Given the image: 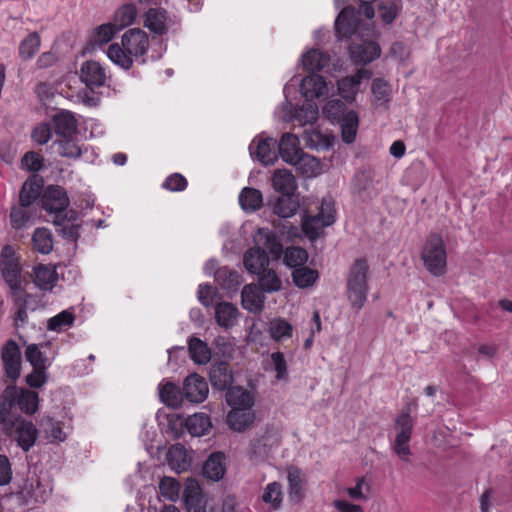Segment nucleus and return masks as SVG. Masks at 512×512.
Returning a JSON list of instances; mask_svg holds the SVG:
<instances>
[{
    "instance_id": "2",
    "label": "nucleus",
    "mask_w": 512,
    "mask_h": 512,
    "mask_svg": "<svg viewBox=\"0 0 512 512\" xmlns=\"http://www.w3.org/2000/svg\"><path fill=\"white\" fill-rule=\"evenodd\" d=\"M369 265L366 258H358L347 276V297L353 309L361 310L368 297Z\"/></svg>"
},
{
    "instance_id": "58",
    "label": "nucleus",
    "mask_w": 512,
    "mask_h": 512,
    "mask_svg": "<svg viewBox=\"0 0 512 512\" xmlns=\"http://www.w3.org/2000/svg\"><path fill=\"white\" fill-rule=\"evenodd\" d=\"M43 425L47 437L51 440L62 442L66 439V434L63 431L61 422L56 421L51 417H47L43 420Z\"/></svg>"
},
{
    "instance_id": "36",
    "label": "nucleus",
    "mask_w": 512,
    "mask_h": 512,
    "mask_svg": "<svg viewBox=\"0 0 512 512\" xmlns=\"http://www.w3.org/2000/svg\"><path fill=\"white\" fill-rule=\"evenodd\" d=\"M329 62L330 56L320 49H311L302 57L304 69L311 72L323 70Z\"/></svg>"
},
{
    "instance_id": "8",
    "label": "nucleus",
    "mask_w": 512,
    "mask_h": 512,
    "mask_svg": "<svg viewBox=\"0 0 512 512\" xmlns=\"http://www.w3.org/2000/svg\"><path fill=\"white\" fill-rule=\"evenodd\" d=\"M1 361L6 378L15 383L21 375L22 356L17 342L7 340L1 348Z\"/></svg>"
},
{
    "instance_id": "59",
    "label": "nucleus",
    "mask_w": 512,
    "mask_h": 512,
    "mask_svg": "<svg viewBox=\"0 0 512 512\" xmlns=\"http://www.w3.org/2000/svg\"><path fill=\"white\" fill-rule=\"evenodd\" d=\"M48 369L32 368V371L26 375L25 382L31 389L43 387L48 381Z\"/></svg>"
},
{
    "instance_id": "49",
    "label": "nucleus",
    "mask_w": 512,
    "mask_h": 512,
    "mask_svg": "<svg viewBox=\"0 0 512 512\" xmlns=\"http://www.w3.org/2000/svg\"><path fill=\"white\" fill-rule=\"evenodd\" d=\"M282 499L283 494L280 483L274 481L265 487L262 494V500L265 504H269L274 510H277L281 507Z\"/></svg>"
},
{
    "instance_id": "6",
    "label": "nucleus",
    "mask_w": 512,
    "mask_h": 512,
    "mask_svg": "<svg viewBox=\"0 0 512 512\" xmlns=\"http://www.w3.org/2000/svg\"><path fill=\"white\" fill-rule=\"evenodd\" d=\"M42 207L50 214H54V222L61 224L66 219V210L69 206V198L64 188L58 185L48 186L42 199Z\"/></svg>"
},
{
    "instance_id": "23",
    "label": "nucleus",
    "mask_w": 512,
    "mask_h": 512,
    "mask_svg": "<svg viewBox=\"0 0 512 512\" xmlns=\"http://www.w3.org/2000/svg\"><path fill=\"white\" fill-rule=\"evenodd\" d=\"M55 133L60 137H73L77 131V119L70 111L62 110L52 119Z\"/></svg>"
},
{
    "instance_id": "15",
    "label": "nucleus",
    "mask_w": 512,
    "mask_h": 512,
    "mask_svg": "<svg viewBox=\"0 0 512 512\" xmlns=\"http://www.w3.org/2000/svg\"><path fill=\"white\" fill-rule=\"evenodd\" d=\"M183 503L187 512H206V501L196 480L190 479L186 482Z\"/></svg>"
},
{
    "instance_id": "13",
    "label": "nucleus",
    "mask_w": 512,
    "mask_h": 512,
    "mask_svg": "<svg viewBox=\"0 0 512 512\" xmlns=\"http://www.w3.org/2000/svg\"><path fill=\"white\" fill-rule=\"evenodd\" d=\"M80 79L91 91L105 85L106 70L97 61H85L80 70Z\"/></svg>"
},
{
    "instance_id": "18",
    "label": "nucleus",
    "mask_w": 512,
    "mask_h": 512,
    "mask_svg": "<svg viewBox=\"0 0 512 512\" xmlns=\"http://www.w3.org/2000/svg\"><path fill=\"white\" fill-rule=\"evenodd\" d=\"M255 246L264 249L274 259H279L283 254V246L275 233L267 228H260L254 235Z\"/></svg>"
},
{
    "instance_id": "29",
    "label": "nucleus",
    "mask_w": 512,
    "mask_h": 512,
    "mask_svg": "<svg viewBox=\"0 0 512 512\" xmlns=\"http://www.w3.org/2000/svg\"><path fill=\"white\" fill-rule=\"evenodd\" d=\"M32 278L38 288L48 290L53 288L57 280V273L55 267L51 265L38 264L33 268Z\"/></svg>"
},
{
    "instance_id": "35",
    "label": "nucleus",
    "mask_w": 512,
    "mask_h": 512,
    "mask_svg": "<svg viewBox=\"0 0 512 512\" xmlns=\"http://www.w3.org/2000/svg\"><path fill=\"white\" fill-rule=\"evenodd\" d=\"M241 298L242 306L245 310L257 313L263 309L264 297L255 286H245L242 290Z\"/></svg>"
},
{
    "instance_id": "3",
    "label": "nucleus",
    "mask_w": 512,
    "mask_h": 512,
    "mask_svg": "<svg viewBox=\"0 0 512 512\" xmlns=\"http://www.w3.org/2000/svg\"><path fill=\"white\" fill-rule=\"evenodd\" d=\"M421 259L427 271L433 276L439 277L446 273V245L441 235L433 233L427 237L421 252Z\"/></svg>"
},
{
    "instance_id": "57",
    "label": "nucleus",
    "mask_w": 512,
    "mask_h": 512,
    "mask_svg": "<svg viewBox=\"0 0 512 512\" xmlns=\"http://www.w3.org/2000/svg\"><path fill=\"white\" fill-rule=\"evenodd\" d=\"M57 144V151L63 157L77 158L81 155V149L72 137H61Z\"/></svg>"
},
{
    "instance_id": "48",
    "label": "nucleus",
    "mask_w": 512,
    "mask_h": 512,
    "mask_svg": "<svg viewBox=\"0 0 512 512\" xmlns=\"http://www.w3.org/2000/svg\"><path fill=\"white\" fill-rule=\"evenodd\" d=\"M298 207L299 204L293 196H281L275 202L273 212L282 218H288L297 212Z\"/></svg>"
},
{
    "instance_id": "26",
    "label": "nucleus",
    "mask_w": 512,
    "mask_h": 512,
    "mask_svg": "<svg viewBox=\"0 0 512 512\" xmlns=\"http://www.w3.org/2000/svg\"><path fill=\"white\" fill-rule=\"evenodd\" d=\"M34 214L32 204L21 202L19 199L17 204L12 205L10 211V225L13 229L19 230L24 228L31 220Z\"/></svg>"
},
{
    "instance_id": "46",
    "label": "nucleus",
    "mask_w": 512,
    "mask_h": 512,
    "mask_svg": "<svg viewBox=\"0 0 512 512\" xmlns=\"http://www.w3.org/2000/svg\"><path fill=\"white\" fill-rule=\"evenodd\" d=\"M40 36L37 32L28 34L20 43L19 56L22 60L31 59L39 50Z\"/></svg>"
},
{
    "instance_id": "16",
    "label": "nucleus",
    "mask_w": 512,
    "mask_h": 512,
    "mask_svg": "<svg viewBox=\"0 0 512 512\" xmlns=\"http://www.w3.org/2000/svg\"><path fill=\"white\" fill-rule=\"evenodd\" d=\"M277 148L278 157L280 156L288 164H295V161H299V156L303 153L298 136L289 132L281 136Z\"/></svg>"
},
{
    "instance_id": "39",
    "label": "nucleus",
    "mask_w": 512,
    "mask_h": 512,
    "mask_svg": "<svg viewBox=\"0 0 512 512\" xmlns=\"http://www.w3.org/2000/svg\"><path fill=\"white\" fill-rule=\"evenodd\" d=\"M190 358L196 364H207L211 359V350L206 342L197 337H191L188 341Z\"/></svg>"
},
{
    "instance_id": "22",
    "label": "nucleus",
    "mask_w": 512,
    "mask_h": 512,
    "mask_svg": "<svg viewBox=\"0 0 512 512\" xmlns=\"http://www.w3.org/2000/svg\"><path fill=\"white\" fill-rule=\"evenodd\" d=\"M243 263L248 272L251 274H259L269 265V257L267 252L261 247H252L247 250L243 257Z\"/></svg>"
},
{
    "instance_id": "27",
    "label": "nucleus",
    "mask_w": 512,
    "mask_h": 512,
    "mask_svg": "<svg viewBox=\"0 0 512 512\" xmlns=\"http://www.w3.org/2000/svg\"><path fill=\"white\" fill-rule=\"evenodd\" d=\"M160 400L171 408H179L183 405L185 399L184 388H180L172 382H167L159 386Z\"/></svg>"
},
{
    "instance_id": "47",
    "label": "nucleus",
    "mask_w": 512,
    "mask_h": 512,
    "mask_svg": "<svg viewBox=\"0 0 512 512\" xmlns=\"http://www.w3.org/2000/svg\"><path fill=\"white\" fill-rule=\"evenodd\" d=\"M25 358L32 368L48 369L51 366V362L40 350V347L37 344L27 345L25 349Z\"/></svg>"
},
{
    "instance_id": "52",
    "label": "nucleus",
    "mask_w": 512,
    "mask_h": 512,
    "mask_svg": "<svg viewBox=\"0 0 512 512\" xmlns=\"http://www.w3.org/2000/svg\"><path fill=\"white\" fill-rule=\"evenodd\" d=\"M268 331L273 340L281 341L292 336L293 327L285 319L278 318L270 322Z\"/></svg>"
},
{
    "instance_id": "50",
    "label": "nucleus",
    "mask_w": 512,
    "mask_h": 512,
    "mask_svg": "<svg viewBox=\"0 0 512 512\" xmlns=\"http://www.w3.org/2000/svg\"><path fill=\"white\" fill-rule=\"evenodd\" d=\"M257 275L259 276V286L263 291L274 292L281 289L282 282L275 271L266 267L263 272H259Z\"/></svg>"
},
{
    "instance_id": "5",
    "label": "nucleus",
    "mask_w": 512,
    "mask_h": 512,
    "mask_svg": "<svg viewBox=\"0 0 512 512\" xmlns=\"http://www.w3.org/2000/svg\"><path fill=\"white\" fill-rule=\"evenodd\" d=\"M0 425H2L3 432L9 437H13L24 452H28L35 445L38 430L31 421L21 416H10L5 418Z\"/></svg>"
},
{
    "instance_id": "34",
    "label": "nucleus",
    "mask_w": 512,
    "mask_h": 512,
    "mask_svg": "<svg viewBox=\"0 0 512 512\" xmlns=\"http://www.w3.org/2000/svg\"><path fill=\"white\" fill-rule=\"evenodd\" d=\"M239 204L245 212L259 210L263 205L261 191L252 187H244L239 194Z\"/></svg>"
},
{
    "instance_id": "44",
    "label": "nucleus",
    "mask_w": 512,
    "mask_h": 512,
    "mask_svg": "<svg viewBox=\"0 0 512 512\" xmlns=\"http://www.w3.org/2000/svg\"><path fill=\"white\" fill-rule=\"evenodd\" d=\"M318 271L307 266H301L293 270L292 279L299 288L312 286L318 279Z\"/></svg>"
},
{
    "instance_id": "21",
    "label": "nucleus",
    "mask_w": 512,
    "mask_h": 512,
    "mask_svg": "<svg viewBox=\"0 0 512 512\" xmlns=\"http://www.w3.org/2000/svg\"><path fill=\"white\" fill-rule=\"evenodd\" d=\"M209 376L213 388L220 391L228 390L233 383L232 371L229 363L225 361L214 363L211 366Z\"/></svg>"
},
{
    "instance_id": "7",
    "label": "nucleus",
    "mask_w": 512,
    "mask_h": 512,
    "mask_svg": "<svg viewBox=\"0 0 512 512\" xmlns=\"http://www.w3.org/2000/svg\"><path fill=\"white\" fill-rule=\"evenodd\" d=\"M395 429L397 430L394 441V451L403 460L408 462L411 455L409 441L412 435L413 420L410 412H402L395 420Z\"/></svg>"
},
{
    "instance_id": "17",
    "label": "nucleus",
    "mask_w": 512,
    "mask_h": 512,
    "mask_svg": "<svg viewBox=\"0 0 512 512\" xmlns=\"http://www.w3.org/2000/svg\"><path fill=\"white\" fill-rule=\"evenodd\" d=\"M370 77L371 72L361 68L358 69L355 74L342 78L338 81L339 95L348 102L354 101L361 81L363 79H369Z\"/></svg>"
},
{
    "instance_id": "24",
    "label": "nucleus",
    "mask_w": 512,
    "mask_h": 512,
    "mask_svg": "<svg viewBox=\"0 0 512 512\" xmlns=\"http://www.w3.org/2000/svg\"><path fill=\"white\" fill-rule=\"evenodd\" d=\"M277 435L266 431L263 435L255 437L250 442V455L253 459H264L268 456L270 449L274 445H278Z\"/></svg>"
},
{
    "instance_id": "20",
    "label": "nucleus",
    "mask_w": 512,
    "mask_h": 512,
    "mask_svg": "<svg viewBox=\"0 0 512 512\" xmlns=\"http://www.w3.org/2000/svg\"><path fill=\"white\" fill-rule=\"evenodd\" d=\"M300 90L306 100L312 101L326 93V80L320 74L307 75L301 81Z\"/></svg>"
},
{
    "instance_id": "53",
    "label": "nucleus",
    "mask_w": 512,
    "mask_h": 512,
    "mask_svg": "<svg viewBox=\"0 0 512 512\" xmlns=\"http://www.w3.org/2000/svg\"><path fill=\"white\" fill-rule=\"evenodd\" d=\"M294 166H298V169L306 177H314L320 171V162L317 158L305 154L304 152L299 156V161H295Z\"/></svg>"
},
{
    "instance_id": "56",
    "label": "nucleus",
    "mask_w": 512,
    "mask_h": 512,
    "mask_svg": "<svg viewBox=\"0 0 512 512\" xmlns=\"http://www.w3.org/2000/svg\"><path fill=\"white\" fill-rule=\"evenodd\" d=\"M187 453L184 445L177 443L171 446L167 452L169 463L177 469H185L187 465Z\"/></svg>"
},
{
    "instance_id": "61",
    "label": "nucleus",
    "mask_w": 512,
    "mask_h": 512,
    "mask_svg": "<svg viewBox=\"0 0 512 512\" xmlns=\"http://www.w3.org/2000/svg\"><path fill=\"white\" fill-rule=\"evenodd\" d=\"M21 164L28 171L38 172L43 167V157L37 152L29 151L22 157Z\"/></svg>"
},
{
    "instance_id": "64",
    "label": "nucleus",
    "mask_w": 512,
    "mask_h": 512,
    "mask_svg": "<svg viewBox=\"0 0 512 512\" xmlns=\"http://www.w3.org/2000/svg\"><path fill=\"white\" fill-rule=\"evenodd\" d=\"M31 138L39 145L46 144L51 138V128L47 123H41L36 126L31 134Z\"/></svg>"
},
{
    "instance_id": "1",
    "label": "nucleus",
    "mask_w": 512,
    "mask_h": 512,
    "mask_svg": "<svg viewBox=\"0 0 512 512\" xmlns=\"http://www.w3.org/2000/svg\"><path fill=\"white\" fill-rule=\"evenodd\" d=\"M149 48V37L139 28L127 30L121 38V44L113 43L108 47V58L125 70H129L136 61L140 64L146 62Z\"/></svg>"
},
{
    "instance_id": "28",
    "label": "nucleus",
    "mask_w": 512,
    "mask_h": 512,
    "mask_svg": "<svg viewBox=\"0 0 512 512\" xmlns=\"http://www.w3.org/2000/svg\"><path fill=\"white\" fill-rule=\"evenodd\" d=\"M272 186L275 191L281 193L282 196H293L297 189V183L294 175L285 169H278L274 172L272 177Z\"/></svg>"
},
{
    "instance_id": "25",
    "label": "nucleus",
    "mask_w": 512,
    "mask_h": 512,
    "mask_svg": "<svg viewBox=\"0 0 512 512\" xmlns=\"http://www.w3.org/2000/svg\"><path fill=\"white\" fill-rule=\"evenodd\" d=\"M226 402L231 409H247L252 411L254 398L252 394L243 387H230L226 392Z\"/></svg>"
},
{
    "instance_id": "38",
    "label": "nucleus",
    "mask_w": 512,
    "mask_h": 512,
    "mask_svg": "<svg viewBox=\"0 0 512 512\" xmlns=\"http://www.w3.org/2000/svg\"><path fill=\"white\" fill-rule=\"evenodd\" d=\"M337 124L341 127V137L343 142L346 144L353 143L359 126L358 114L354 110H349L346 113V116L337 122Z\"/></svg>"
},
{
    "instance_id": "32",
    "label": "nucleus",
    "mask_w": 512,
    "mask_h": 512,
    "mask_svg": "<svg viewBox=\"0 0 512 512\" xmlns=\"http://www.w3.org/2000/svg\"><path fill=\"white\" fill-rule=\"evenodd\" d=\"M224 454L212 453L203 465V476L213 481H219L225 474Z\"/></svg>"
},
{
    "instance_id": "63",
    "label": "nucleus",
    "mask_w": 512,
    "mask_h": 512,
    "mask_svg": "<svg viewBox=\"0 0 512 512\" xmlns=\"http://www.w3.org/2000/svg\"><path fill=\"white\" fill-rule=\"evenodd\" d=\"M276 372L277 380H286L288 378L287 362L282 352H273L270 356Z\"/></svg>"
},
{
    "instance_id": "40",
    "label": "nucleus",
    "mask_w": 512,
    "mask_h": 512,
    "mask_svg": "<svg viewBox=\"0 0 512 512\" xmlns=\"http://www.w3.org/2000/svg\"><path fill=\"white\" fill-rule=\"evenodd\" d=\"M289 497L293 502H300L304 498L305 479L298 468L288 470Z\"/></svg>"
},
{
    "instance_id": "30",
    "label": "nucleus",
    "mask_w": 512,
    "mask_h": 512,
    "mask_svg": "<svg viewBox=\"0 0 512 512\" xmlns=\"http://www.w3.org/2000/svg\"><path fill=\"white\" fill-rule=\"evenodd\" d=\"M255 420L253 411L247 409H231L227 414V424L230 429L243 432L249 428Z\"/></svg>"
},
{
    "instance_id": "45",
    "label": "nucleus",
    "mask_w": 512,
    "mask_h": 512,
    "mask_svg": "<svg viewBox=\"0 0 512 512\" xmlns=\"http://www.w3.org/2000/svg\"><path fill=\"white\" fill-rule=\"evenodd\" d=\"M346 105L339 99L329 100L323 107L322 113L332 124L339 122L346 116Z\"/></svg>"
},
{
    "instance_id": "31",
    "label": "nucleus",
    "mask_w": 512,
    "mask_h": 512,
    "mask_svg": "<svg viewBox=\"0 0 512 512\" xmlns=\"http://www.w3.org/2000/svg\"><path fill=\"white\" fill-rule=\"evenodd\" d=\"M239 311L235 305L229 302H220L215 305V321L225 329H231L237 320Z\"/></svg>"
},
{
    "instance_id": "12",
    "label": "nucleus",
    "mask_w": 512,
    "mask_h": 512,
    "mask_svg": "<svg viewBox=\"0 0 512 512\" xmlns=\"http://www.w3.org/2000/svg\"><path fill=\"white\" fill-rule=\"evenodd\" d=\"M349 54L355 63L368 64L380 57L381 49L376 41L365 39L359 43H351Z\"/></svg>"
},
{
    "instance_id": "11",
    "label": "nucleus",
    "mask_w": 512,
    "mask_h": 512,
    "mask_svg": "<svg viewBox=\"0 0 512 512\" xmlns=\"http://www.w3.org/2000/svg\"><path fill=\"white\" fill-rule=\"evenodd\" d=\"M359 22L357 10L353 6L343 8L335 20V33L338 39L350 38L356 32Z\"/></svg>"
},
{
    "instance_id": "14",
    "label": "nucleus",
    "mask_w": 512,
    "mask_h": 512,
    "mask_svg": "<svg viewBox=\"0 0 512 512\" xmlns=\"http://www.w3.org/2000/svg\"><path fill=\"white\" fill-rule=\"evenodd\" d=\"M186 401L190 403H201L208 396V384L202 376L197 373L190 374L183 382Z\"/></svg>"
},
{
    "instance_id": "37",
    "label": "nucleus",
    "mask_w": 512,
    "mask_h": 512,
    "mask_svg": "<svg viewBox=\"0 0 512 512\" xmlns=\"http://www.w3.org/2000/svg\"><path fill=\"white\" fill-rule=\"evenodd\" d=\"M185 427L192 436H203L208 434L212 423L207 414L196 413L186 418Z\"/></svg>"
},
{
    "instance_id": "60",
    "label": "nucleus",
    "mask_w": 512,
    "mask_h": 512,
    "mask_svg": "<svg viewBox=\"0 0 512 512\" xmlns=\"http://www.w3.org/2000/svg\"><path fill=\"white\" fill-rule=\"evenodd\" d=\"M187 186V179L180 173H173L169 175L162 184V188L171 192L184 191Z\"/></svg>"
},
{
    "instance_id": "4",
    "label": "nucleus",
    "mask_w": 512,
    "mask_h": 512,
    "mask_svg": "<svg viewBox=\"0 0 512 512\" xmlns=\"http://www.w3.org/2000/svg\"><path fill=\"white\" fill-rule=\"evenodd\" d=\"M0 272L4 282L10 289V295L22 294V266L20 256L15 249L7 244L0 253Z\"/></svg>"
},
{
    "instance_id": "55",
    "label": "nucleus",
    "mask_w": 512,
    "mask_h": 512,
    "mask_svg": "<svg viewBox=\"0 0 512 512\" xmlns=\"http://www.w3.org/2000/svg\"><path fill=\"white\" fill-rule=\"evenodd\" d=\"M161 495L169 501H176L179 497L180 484L172 477H163L159 483Z\"/></svg>"
},
{
    "instance_id": "42",
    "label": "nucleus",
    "mask_w": 512,
    "mask_h": 512,
    "mask_svg": "<svg viewBox=\"0 0 512 512\" xmlns=\"http://www.w3.org/2000/svg\"><path fill=\"white\" fill-rule=\"evenodd\" d=\"M118 32L117 27L111 22L101 24L93 30L90 43L92 46L101 47L109 43Z\"/></svg>"
},
{
    "instance_id": "10",
    "label": "nucleus",
    "mask_w": 512,
    "mask_h": 512,
    "mask_svg": "<svg viewBox=\"0 0 512 512\" xmlns=\"http://www.w3.org/2000/svg\"><path fill=\"white\" fill-rule=\"evenodd\" d=\"M250 155L263 165H273L278 159L277 141L272 137L258 136L249 145Z\"/></svg>"
},
{
    "instance_id": "19",
    "label": "nucleus",
    "mask_w": 512,
    "mask_h": 512,
    "mask_svg": "<svg viewBox=\"0 0 512 512\" xmlns=\"http://www.w3.org/2000/svg\"><path fill=\"white\" fill-rule=\"evenodd\" d=\"M170 19L163 8H150L144 14V26L155 35H163L167 32Z\"/></svg>"
},
{
    "instance_id": "51",
    "label": "nucleus",
    "mask_w": 512,
    "mask_h": 512,
    "mask_svg": "<svg viewBox=\"0 0 512 512\" xmlns=\"http://www.w3.org/2000/svg\"><path fill=\"white\" fill-rule=\"evenodd\" d=\"M308 259V253L301 247H288L284 251L283 261L288 267L294 269L303 266Z\"/></svg>"
},
{
    "instance_id": "54",
    "label": "nucleus",
    "mask_w": 512,
    "mask_h": 512,
    "mask_svg": "<svg viewBox=\"0 0 512 512\" xmlns=\"http://www.w3.org/2000/svg\"><path fill=\"white\" fill-rule=\"evenodd\" d=\"M74 314L68 310H63L48 320L47 328L50 331H61L65 327H70L74 323Z\"/></svg>"
},
{
    "instance_id": "9",
    "label": "nucleus",
    "mask_w": 512,
    "mask_h": 512,
    "mask_svg": "<svg viewBox=\"0 0 512 512\" xmlns=\"http://www.w3.org/2000/svg\"><path fill=\"white\" fill-rule=\"evenodd\" d=\"M324 207H330L329 204L322 203L320 211L316 215L304 214L302 219V231L310 240H316L325 227L335 222L334 214L331 210L325 211Z\"/></svg>"
},
{
    "instance_id": "33",
    "label": "nucleus",
    "mask_w": 512,
    "mask_h": 512,
    "mask_svg": "<svg viewBox=\"0 0 512 512\" xmlns=\"http://www.w3.org/2000/svg\"><path fill=\"white\" fill-rule=\"evenodd\" d=\"M43 190V179L38 175L30 176L22 185L19 199L32 204L39 198Z\"/></svg>"
},
{
    "instance_id": "41",
    "label": "nucleus",
    "mask_w": 512,
    "mask_h": 512,
    "mask_svg": "<svg viewBox=\"0 0 512 512\" xmlns=\"http://www.w3.org/2000/svg\"><path fill=\"white\" fill-rule=\"evenodd\" d=\"M137 17V8L134 4H124L120 6L114 13L113 21L111 22L120 31L132 25Z\"/></svg>"
},
{
    "instance_id": "43",
    "label": "nucleus",
    "mask_w": 512,
    "mask_h": 512,
    "mask_svg": "<svg viewBox=\"0 0 512 512\" xmlns=\"http://www.w3.org/2000/svg\"><path fill=\"white\" fill-rule=\"evenodd\" d=\"M33 249L41 254H48L53 248V237L49 229L37 228L32 235Z\"/></svg>"
},
{
    "instance_id": "62",
    "label": "nucleus",
    "mask_w": 512,
    "mask_h": 512,
    "mask_svg": "<svg viewBox=\"0 0 512 512\" xmlns=\"http://www.w3.org/2000/svg\"><path fill=\"white\" fill-rule=\"evenodd\" d=\"M13 298L14 304L17 307V310L14 315V324L16 326L19 325V323L24 324L28 321V314H27V303L26 300L23 297L22 294L17 295H11Z\"/></svg>"
}]
</instances>
